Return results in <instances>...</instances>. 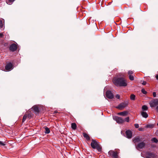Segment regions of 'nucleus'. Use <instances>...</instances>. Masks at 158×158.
Wrapping results in <instances>:
<instances>
[{"label": "nucleus", "mask_w": 158, "mask_h": 158, "mask_svg": "<svg viewBox=\"0 0 158 158\" xmlns=\"http://www.w3.org/2000/svg\"><path fill=\"white\" fill-rule=\"evenodd\" d=\"M71 127L73 130H75L77 128V125L75 123H73L71 124Z\"/></svg>", "instance_id": "18"}, {"label": "nucleus", "mask_w": 158, "mask_h": 158, "mask_svg": "<svg viewBox=\"0 0 158 158\" xmlns=\"http://www.w3.org/2000/svg\"><path fill=\"white\" fill-rule=\"evenodd\" d=\"M120 97V95L119 94H117L115 96V98L117 99H119Z\"/></svg>", "instance_id": "31"}, {"label": "nucleus", "mask_w": 158, "mask_h": 158, "mask_svg": "<svg viewBox=\"0 0 158 158\" xmlns=\"http://www.w3.org/2000/svg\"><path fill=\"white\" fill-rule=\"evenodd\" d=\"M142 109L143 111H144L148 110V108L147 106L144 105L142 106Z\"/></svg>", "instance_id": "19"}, {"label": "nucleus", "mask_w": 158, "mask_h": 158, "mask_svg": "<svg viewBox=\"0 0 158 158\" xmlns=\"http://www.w3.org/2000/svg\"><path fill=\"white\" fill-rule=\"evenodd\" d=\"M8 45V44L7 43H5L4 44V46L5 47H7Z\"/></svg>", "instance_id": "34"}, {"label": "nucleus", "mask_w": 158, "mask_h": 158, "mask_svg": "<svg viewBox=\"0 0 158 158\" xmlns=\"http://www.w3.org/2000/svg\"><path fill=\"white\" fill-rule=\"evenodd\" d=\"M3 27V24L2 22V20H0V27L1 28H2Z\"/></svg>", "instance_id": "30"}, {"label": "nucleus", "mask_w": 158, "mask_h": 158, "mask_svg": "<svg viewBox=\"0 0 158 158\" xmlns=\"http://www.w3.org/2000/svg\"><path fill=\"white\" fill-rule=\"evenodd\" d=\"M106 97L108 99H113L114 98L113 94L110 90H107L106 92Z\"/></svg>", "instance_id": "4"}, {"label": "nucleus", "mask_w": 158, "mask_h": 158, "mask_svg": "<svg viewBox=\"0 0 158 158\" xmlns=\"http://www.w3.org/2000/svg\"><path fill=\"white\" fill-rule=\"evenodd\" d=\"M129 117H127L125 118V121H126L127 122H129Z\"/></svg>", "instance_id": "33"}, {"label": "nucleus", "mask_w": 158, "mask_h": 158, "mask_svg": "<svg viewBox=\"0 0 158 158\" xmlns=\"http://www.w3.org/2000/svg\"><path fill=\"white\" fill-rule=\"evenodd\" d=\"M91 146L93 149H95L98 145L97 142L94 139H92V142L91 143Z\"/></svg>", "instance_id": "9"}, {"label": "nucleus", "mask_w": 158, "mask_h": 158, "mask_svg": "<svg viewBox=\"0 0 158 158\" xmlns=\"http://www.w3.org/2000/svg\"><path fill=\"white\" fill-rule=\"evenodd\" d=\"M147 156H148L150 157H153L154 156V154L150 152H148L147 153Z\"/></svg>", "instance_id": "22"}, {"label": "nucleus", "mask_w": 158, "mask_h": 158, "mask_svg": "<svg viewBox=\"0 0 158 158\" xmlns=\"http://www.w3.org/2000/svg\"><path fill=\"white\" fill-rule=\"evenodd\" d=\"M133 141L135 143H136L140 142L141 141V139L139 136H137L135 138Z\"/></svg>", "instance_id": "16"}, {"label": "nucleus", "mask_w": 158, "mask_h": 158, "mask_svg": "<svg viewBox=\"0 0 158 158\" xmlns=\"http://www.w3.org/2000/svg\"><path fill=\"white\" fill-rule=\"evenodd\" d=\"M151 140L153 142L156 143H157L158 142V140L157 139H156L155 138H153L152 139H151Z\"/></svg>", "instance_id": "23"}, {"label": "nucleus", "mask_w": 158, "mask_h": 158, "mask_svg": "<svg viewBox=\"0 0 158 158\" xmlns=\"http://www.w3.org/2000/svg\"><path fill=\"white\" fill-rule=\"evenodd\" d=\"M135 127L136 128H138L139 127V125L138 124H137V123H136V124H135Z\"/></svg>", "instance_id": "32"}, {"label": "nucleus", "mask_w": 158, "mask_h": 158, "mask_svg": "<svg viewBox=\"0 0 158 158\" xmlns=\"http://www.w3.org/2000/svg\"><path fill=\"white\" fill-rule=\"evenodd\" d=\"M128 102L127 101L124 102L122 103L119 104L116 107L120 110H123L125 107L127 106L128 105Z\"/></svg>", "instance_id": "3"}, {"label": "nucleus", "mask_w": 158, "mask_h": 158, "mask_svg": "<svg viewBox=\"0 0 158 158\" xmlns=\"http://www.w3.org/2000/svg\"><path fill=\"white\" fill-rule=\"evenodd\" d=\"M147 127H151V126L150 125H148Z\"/></svg>", "instance_id": "41"}, {"label": "nucleus", "mask_w": 158, "mask_h": 158, "mask_svg": "<svg viewBox=\"0 0 158 158\" xmlns=\"http://www.w3.org/2000/svg\"><path fill=\"white\" fill-rule=\"evenodd\" d=\"M114 119L116 121L117 123L119 124L122 123L125 121L122 118L117 116L115 117Z\"/></svg>", "instance_id": "7"}, {"label": "nucleus", "mask_w": 158, "mask_h": 158, "mask_svg": "<svg viewBox=\"0 0 158 158\" xmlns=\"http://www.w3.org/2000/svg\"><path fill=\"white\" fill-rule=\"evenodd\" d=\"M135 95L134 94H132L130 96V99H135Z\"/></svg>", "instance_id": "27"}, {"label": "nucleus", "mask_w": 158, "mask_h": 158, "mask_svg": "<svg viewBox=\"0 0 158 158\" xmlns=\"http://www.w3.org/2000/svg\"><path fill=\"white\" fill-rule=\"evenodd\" d=\"M83 136L86 138L87 140H89L90 139V138L89 135L86 133H83Z\"/></svg>", "instance_id": "15"}, {"label": "nucleus", "mask_w": 158, "mask_h": 158, "mask_svg": "<svg viewBox=\"0 0 158 158\" xmlns=\"http://www.w3.org/2000/svg\"><path fill=\"white\" fill-rule=\"evenodd\" d=\"M33 110L34 112L36 114H38L39 111V107L37 105H34L31 108Z\"/></svg>", "instance_id": "11"}, {"label": "nucleus", "mask_w": 158, "mask_h": 158, "mask_svg": "<svg viewBox=\"0 0 158 158\" xmlns=\"http://www.w3.org/2000/svg\"><path fill=\"white\" fill-rule=\"evenodd\" d=\"M141 92L144 94H146L147 93V92L144 89H142Z\"/></svg>", "instance_id": "26"}, {"label": "nucleus", "mask_w": 158, "mask_h": 158, "mask_svg": "<svg viewBox=\"0 0 158 158\" xmlns=\"http://www.w3.org/2000/svg\"><path fill=\"white\" fill-rule=\"evenodd\" d=\"M18 48L17 45L15 44H11L9 47L10 51L12 52L16 51Z\"/></svg>", "instance_id": "5"}, {"label": "nucleus", "mask_w": 158, "mask_h": 158, "mask_svg": "<svg viewBox=\"0 0 158 158\" xmlns=\"http://www.w3.org/2000/svg\"><path fill=\"white\" fill-rule=\"evenodd\" d=\"M156 135L158 136V130H157L156 132Z\"/></svg>", "instance_id": "39"}, {"label": "nucleus", "mask_w": 158, "mask_h": 158, "mask_svg": "<svg viewBox=\"0 0 158 158\" xmlns=\"http://www.w3.org/2000/svg\"><path fill=\"white\" fill-rule=\"evenodd\" d=\"M129 79L131 81H133L134 80V77L132 75H130L129 76Z\"/></svg>", "instance_id": "24"}, {"label": "nucleus", "mask_w": 158, "mask_h": 158, "mask_svg": "<svg viewBox=\"0 0 158 158\" xmlns=\"http://www.w3.org/2000/svg\"><path fill=\"white\" fill-rule=\"evenodd\" d=\"M126 136L128 138H131L132 136L131 132L129 130L127 131L126 132Z\"/></svg>", "instance_id": "12"}, {"label": "nucleus", "mask_w": 158, "mask_h": 158, "mask_svg": "<svg viewBox=\"0 0 158 158\" xmlns=\"http://www.w3.org/2000/svg\"><path fill=\"white\" fill-rule=\"evenodd\" d=\"M119 150L118 151H113L112 150H110L108 152V154L109 155L111 156L113 158H118V154L119 153Z\"/></svg>", "instance_id": "2"}, {"label": "nucleus", "mask_w": 158, "mask_h": 158, "mask_svg": "<svg viewBox=\"0 0 158 158\" xmlns=\"http://www.w3.org/2000/svg\"><path fill=\"white\" fill-rule=\"evenodd\" d=\"M156 79L158 80V74L156 76Z\"/></svg>", "instance_id": "40"}, {"label": "nucleus", "mask_w": 158, "mask_h": 158, "mask_svg": "<svg viewBox=\"0 0 158 158\" xmlns=\"http://www.w3.org/2000/svg\"><path fill=\"white\" fill-rule=\"evenodd\" d=\"M27 117V114H25L22 120L23 123L25 121Z\"/></svg>", "instance_id": "21"}, {"label": "nucleus", "mask_w": 158, "mask_h": 158, "mask_svg": "<svg viewBox=\"0 0 158 158\" xmlns=\"http://www.w3.org/2000/svg\"><path fill=\"white\" fill-rule=\"evenodd\" d=\"M142 85H145L146 84V81H143V83H142Z\"/></svg>", "instance_id": "38"}, {"label": "nucleus", "mask_w": 158, "mask_h": 158, "mask_svg": "<svg viewBox=\"0 0 158 158\" xmlns=\"http://www.w3.org/2000/svg\"><path fill=\"white\" fill-rule=\"evenodd\" d=\"M128 114L127 111H125L123 112H121L119 113L118 114L123 116H125L127 115Z\"/></svg>", "instance_id": "13"}, {"label": "nucleus", "mask_w": 158, "mask_h": 158, "mask_svg": "<svg viewBox=\"0 0 158 158\" xmlns=\"http://www.w3.org/2000/svg\"><path fill=\"white\" fill-rule=\"evenodd\" d=\"M149 104L151 107H155L156 105H158V99H153L150 102Z\"/></svg>", "instance_id": "8"}, {"label": "nucleus", "mask_w": 158, "mask_h": 158, "mask_svg": "<svg viewBox=\"0 0 158 158\" xmlns=\"http://www.w3.org/2000/svg\"><path fill=\"white\" fill-rule=\"evenodd\" d=\"M153 95L154 97H155L156 96V94L155 92H154L153 93Z\"/></svg>", "instance_id": "36"}, {"label": "nucleus", "mask_w": 158, "mask_h": 158, "mask_svg": "<svg viewBox=\"0 0 158 158\" xmlns=\"http://www.w3.org/2000/svg\"><path fill=\"white\" fill-rule=\"evenodd\" d=\"M96 148L97 149L99 152H101L102 151V148L99 144H98Z\"/></svg>", "instance_id": "20"}, {"label": "nucleus", "mask_w": 158, "mask_h": 158, "mask_svg": "<svg viewBox=\"0 0 158 158\" xmlns=\"http://www.w3.org/2000/svg\"><path fill=\"white\" fill-rule=\"evenodd\" d=\"M4 36V35L3 33H0V38H2Z\"/></svg>", "instance_id": "35"}, {"label": "nucleus", "mask_w": 158, "mask_h": 158, "mask_svg": "<svg viewBox=\"0 0 158 158\" xmlns=\"http://www.w3.org/2000/svg\"><path fill=\"white\" fill-rule=\"evenodd\" d=\"M5 144L3 143L2 142L0 141V146H5Z\"/></svg>", "instance_id": "29"}, {"label": "nucleus", "mask_w": 158, "mask_h": 158, "mask_svg": "<svg viewBox=\"0 0 158 158\" xmlns=\"http://www.w3.org/2000/svg\"><path fill=\"white\" fill-rule=\"evenodd\" d=\"M141 114L143 117L146 118L148 116V115L146 112L144 111H142L141 112Z\"/></svg>", "instance_id": "14"}, {"label": "nucleus", "mask_w": 158, "mask_h": 158, "mask_svg": "<svg viewBox=\"0 0 158 158\" xmlns=\"http://www.w3.org/2000/svg\"><path fill=\"white\" fill-rule=\"evenodd\" d=\"M113 82L117 86L125 87L127 85V81L123 77H114Z\"/></svg>", "instance_id": "1"}, {"label": "nucleus", "mask_w": 158, "mask_h": 158, "mask_svg": "<svg viewBox=\"0 0 158 158\" xmlns=\"http://www.w3.org/2000/svg\"><path fill=\"white\" fill-rule=\"evenodd\" d=\"M44 128L45 130L44 131V133L46 134H48L50 132V131L49 129L46 127H44Z\"/></svg>", "instance_id": "17"}, {"label": "nucleus", "mask_w": 158, "mask_h": 158, "mask_svg": "<svg viewBox=\"0 0 158 158\" xmlns=\"http://www.w3.org/2000/svg\"><path fill=\"white\" fill-rule=\"evenodd\" d=\"M146 158H151L149 156H147L146 157Z\"/></svg>", "instance_id": "42"}, {"label": "nucleus", "mask_w": 158, "mask_h": 158, "mask_svg": "<svg viewBox=\"0 0 158 158\" xmlns=\"http://www.w3.org/2000/svg\"><path fill=\"white\" fill-rule=\"evenodd\" d=\"M145 143L143 142H142L137 144V145L136 146V148L138 150L139 149H142L145 147Z\"/></svg>", "instance_id": "10"}, {"label": "nucleus", "mask_w": 158, "mask_h": 158, "mask_svg": "<svg viewBox=\"0 0 158 158\" xmlns=\"http://www.w3.org/2000/svg\"><path fill=\"white\" fill-rule=\"evenodd\" d=\"M31 115L30 114H27V117L29 119L31 118Z\"/></svg>", "instance_id": "37"}, {"label": "nucleus", "mask_w": 158, "mask_h": 158, "mask_svg": "<svg viewBox=\"0 0 158 158\" xmlns=\"http://www.w3.org/2000/svg\"><path fill=\"white\" fill-rule=\"evenodd\" d=\"M13 68V65L11 62L7 64L5 67V69L7 71H10Z\"/></svg>", "instance_id": "6"}, {"label": "nucleus", "mask_w": 158, "mask_h": 158, "mask_svg": "<svg viewBox=\"0 0 158 158\" xmlns=\"http://www.w3.org/2000/svg\"><path fill=\"white\" fill-rule=\"evenodd\" d=\"M157 111L158 112V106H157L156 108Z\"/></svg>", "instance_id": "43"}, {"label": "nucleus", "mask_w": 158, "mask_h": 158, "mask_svg": "<svg viewBox=\"0 0 158 158\" xmlns=\"http://www.w3.org/2000/svg\"><path fill=\"white\" fill-rule=\"evenodd\" d=\"M128 73L129 75H132L133 73V72L132 71L130 70L128 72Z\"/></svg>", "instance_id": "28"}, {"label": "nucleus", "mask_w": 158, "mask_h": 158, "mask_svg": "<svg viewBox=\"0 0 158 158\" xmlns=\"http://www.w3.org/2000/svg\"><path fill=\"white\" fill-rule=\"evenodd\" d=\"M15 0H8V1L6 2L8 4H11Z\"/></svg>", "instance_id": "25"}]
</instances>
